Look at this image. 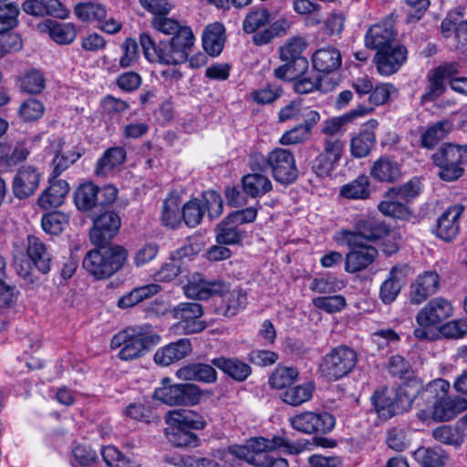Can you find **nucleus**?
<instances>
[{
    "label": "nucleus",
    "instance_id": "obj_1",
    "mask_svg": "<svg viewBox=\"0 0 467 467\" xmlns=\"http://www.w3.org/2000/svg\"><path fill=\"white\" fill-rule=\"evenodd\" d=\"M311 445L308 441L290 442L285 436H274L272 439L257 437L249 440L246 445L230 447V452L256 467H288L285 458L275 457L267 451L285 448L289 454H298L310 449Z\"/></svg>",
    "mask_w": 467,
    "mask_h": 467
},
{
    "label": "nucleus",
    "instance_id": "obj_2",
    "mask_svg": "<svg viewBox=\"0 0 467 467\" xmlns=\"http://www.w3.org/2000/svg\"><path fill=\"white\" fill-rule=\"evenodd\" d=\"M195 37L186 30L169 40L160 41L155 45L152 38L146 33L140 36V42L145 57L150 62L180 65L189 58L194 45Z\"/></svg>",
    "mask_w": 467,
    "mask_h": 467
},
{
    "label": "nucleus",
    "instance_id": "obj_3",
    "mask_svg": "<svg viewBox=\"0 0 467 467\" xmlns=\"http://www.w3.org/2000/svg\"><path fill=\"white\" fill-rule=\"evenodd\" d=\"M160 340V336L150 326L129 327L113 336L110 340V348L119 350V359L131 361L143 357Z\"/></svg>",
    "mask_w": 467,
    "mask_h": 467
},
{
    "label": "nucleus",
    "instance_id": "obj_4",
    "mask_svg": "<svg viewBox=\"0 0 467 467\" xmlns=\"http://www.w3.org/2000/svg\"><path fill=\"white\" fill-rule=\"evenodd\" d=\"M168 427L166 437L177 447H196L199 444L198 436L192 430H202L206 421L203 417L191 410H174L165 416Z\"/></svg>",
    "mask_w": 467,
    "mask_h": 467
},
{
    "label": "nucleus",
    "instance_id": "obj_5",
    "mask_svg": "<svg viewBox=\"0 0 467 467\" xmlns=\"http://www.w3.org/2000/svg\"><path fill=\"white\" fill-rule=\"evenodd\" d=\"M87 253L83 268L96 279H106L118 272L127 259V251L119 246L97 245Z\"/></svg>",
    "mask_w": 467,
    "mask_h": 467
},
{
    "label": "nucleus",
    "instance_id": "obj_6",
    "mask_svg": "<svg viewBox=\"0 0 467 467\" xmlns=\"http://www.w3.org/2000/svg\"><path fill=\"white\" fill-rule=\"evenodd\" d=\"M431 160L440 169L438 175L442 181H456L464 171L462 164L467 161V146L443 144L432 154Z\"/></svg>",
    "mask_w": 467,
    "mask_h": 467
},
{
    "label": "nucleus",
    "instance_id": "obj_7",
    "mask_svg": "<svg viewBox=\"0 0 467 467\" xmlns=\"http://www.w3.org/2000/svg\"><path fill=\"white\" fill-rule=\"evenodd\" d=\"M388 234L386 224L373 217L362 216L355 219L353 230L341 229L336 234L335 239L347 245H360L381 239Z\"/></svg>",
    "mask_w": 467,
    "mask_h": 467
},
{
    "label": "nucleus",
    "instance_id": "obj_8",
    "mask_svg": "<svg viewBox=\"0 0 467 467\" xmlns=\"http://www.w3.org/2000/svg\"><path fill=\"white\" fill-rule=\"evenodd\" d=\"M358 355L347 346L333 348L319 365L321 375L327 380H337L347 376L356 366Z\"/></svg>",
    "mask_w": 467,
    "mask_h": 467
},
{
    "label": "nucleus",
    "instance_id": "obj_9",
    "mask_svg": "<svg viewBox=\"0 0 467 467\" xmlns=\"http://www.w3.org/2000/svg\"><path fill=\"white\" fill-rule=\"evenodd\" d=\"M171 379L164 378L161 386L155 389L154 398L170 406H192L202 398L201 389L192 383L170 384Z\"/></svg>",
    "mask_w": 467,
    "mask_h": 467
},
{
    "label": "nucleus",
    "instance_id": "obj_10",
    "mask_svg": "<svg viewBox=\"0 0 467 467\" xmlns=\"http://www.w3.org/2000/svg\"><path fill=\"white\" fill-rule=\"evenodd\" d=\"M289 421L293 429L306 434L327 433L336 422L334 416L326 411H304L291 417Z\"/></svg>",
    "mask_w": 467,
    "mask_h": 467
},
{
    "label": "nucleus",
    "instance_id": "obj_11",
    "mask_svg": "<svg viewBox=\"0 0 467 467\" xmlns=\"http://www.w3.org/2000/svg\"><path fill=\"white\" fill-rule=\"evenodd\" d=\"M268 164L277 182L290 184L296 180L298 171L290 150L281 148L273 150L268 153Z\"/></svg>",
    "mask_w": 467,
    "mask_h": 467
},
{
    "label": "nucleus",
    "instance_id": "obj_12",
    "mask_svg": "<svg viewBox=\"0 0 467 467\" xmlns=\"http://www.w3.org/2000/svg\"><path fill=\"white\" fill-rule=\"evenodd\" d=\"M465 410H467V401L464 399H451L446 396L435 405L420 410L417 416L422 421L433 420L441 422L452 420Z\"/></svg>",
    "mask_w": 467,
    "mask_h": 467
},
{
    "label": "nucleus",
    "instance_id": "obj_13",
    "mask_svg": "<svg viewBox=\"0 0 467 467\" xmlns=\"http://www.w3.org/2000/svg\"><path fill=\"white\" fill-rule=\"evenodd\" d=\"M344 142L334 137L324 140L323 150L316 158L313 169L320 177L329 176L337 166L343 153Z\"/></svg>",
    "mask_w": 467,
    "mask_h": 467
},
{
    "label": "nucleus",
    "instance_id": "obj_14",
    "mask_svg": "<svg viewBox=\"0 0 467 467\" xmlns=\"http://www.w3.org/2000/svg\"><path fill=\"white\" fill-rule=\"evenodd\" d=\"M459 73L457 63H446L432 70L427 76L428 85L421 96V102L433 101L446 90L445 82Z\"/></svg>",
    "mask_w": 467,
    "mask_h": 467
},
{
    "label": "nucleus",
    "instance_id": "obj_15",
    "mask_svg": "<svg viewBox=\"0 0 467 467\" xmlns=\"http://www.w3.org/2000/svg\"><path fill=\"white\" fill-rule=\"evenodd\" d=\"M396 36L394 15L390 14L387 18L368 29L365 35V45L370 49L379 51L394 46Z\"/></svg>",
    "mask_w": 467,
    "mask_h": 467
},
{
    "label": "nucleus",
    "instance_id": "obj_16",
    "mask_svg": "<svg viewBox=\"0 0 467 467\" xmlns=\"http://www.w3.org/2000/svg\"><path fill=\"white\" fill-rule=\"evenodd\" d=\"M225 287V284L220 280H209L200 274H193L183 285V292L189 298L206 300L214 295L222 294Z\"/></svg>",
    "mask_w": 467,
    "mask_h": 467
},
{
    "label": "nucleus",
    "instance_id": "obj_17",
    "mask_svg": "<svg viewBox=\"0 0 467 467\" xmlns=\"http://www.w3.org/2000/svg\"><path fill=\"white\" fill-rule=\"evenodd\" d=\"M93 223L94 225L89 232L90 241L95 245H102L118 233L120 218L116 213L106 211L94 218Z\"/></svg>",
    "mask_w": 467,
    "mask_h": 467
},
{
    "label": "nucleus",
    "instance_id": "obj_18",
    "mask_svg": "<svg viewBox=\"0 0 467 467\" xmlns=\"http://www.w3.org/2000/svg\"><path fill=\"white\" fill-rule=\"evenodd\" d=\"M202 315V306L198 303H180L172 309L173 317L180 320L187 334L199 333L205 328V323L201 320Z\"/></svg>",
    "mask_w": 467,
    "mask_h": 467
},
{
    "label": "nucleus",
    "instance_id": "obj_19",
    "mask_svg": "<svg viewBox=\"0 0 467 467\" xmlns=\"http://www.w3.org/2000/svg\"><path fill=\"white\" fill-rule=\"evenodd\" d=\"M453 312L451 302L443 297H435L429 301L417 314L419 326H436L449 318Z\"/></svg>",
    "mask_w": 467,
    "mask_h": 467
},
{
    "label": "nucleus",
    "instance_id": "obj_20",
    "mask_svg": "<svg viewBox=\"0 0 467 467\" xmlns=\"http://www.w3.org/2000/svg\"><path fill=\"white\" fill-rule=\"evenodd\" d=\"M42 175L34 166L25 165L20 167L13 179V192L20 200L26 199L39 187Z\"/></svg>",
    "mask_w": 467,
    "mask_h": 467
},
{
    "label": "nucleus",
    "instance_id": "obj_21",
    "mask_svg": "<svg viewBox=\"0 0 467 467\" xmlns=\"http://www.w3.org/2000/svg\"><path fill=\"white\" fill-rule=\"evenodd\" d=\"M375 59L378 72L382 76H390L396 73L406 61L407 49L402 45L395 44L378 51Z\"/></svg>",
    "mask_w": 467,
    "mask_h": 467
},
{
    "label": "nucleus",
    "instance_id": "obj_22",
    "mask_svg": "<svg viewBox=\"0 0 467 467\" xmlns=\"http://www.w3.org/2000/svg\"><path fill=\"white\" fill-rule=\"evenodd\" d=\"M463 213V206L456 204L449 207L438 218L436 235L450 242L456 237L459 232V219Z\"/></svg>",
    "mask_w": 467,
    "mask_h": 467
},
{
    "label": "nucleus",
    "instance_id": "obj_23",
    "mask_svg": "<svg viewBox=\"0 0 467 467\" xmlns=\"http://www.w3.org/2000/svg\"><path fill=\"white\" fill-rule=\"evenodd\" d=\"M351 251L347 254L345 269L348 273L359 272L367 268L377 257L378 250L367 244L348 245Z\"/></svg>",
    "mask_w": 467,
    "mask_h": 467
},
{
    "label": "nucleus",
    "instance_id": "obj_24",
    "mask_svg": "<svg viewBox=\"0 0 467 467\" xmlns=\"http://www.w3.org/2000/svg\"><path fill=\"white\" fill-rule=\"evenodd\" d=\"M191 352L190 339L181 338L157 349L154 354V361L161 366H169L187 357Z\"/></svg>",
    "mask_w": 467,
    "mask_h": 467
},
{
    "label": "nucleus",
    "instance_id": "obj_25",
    "mask_svg": "<svg viewBox=\"0 0 467 467\" xmlns=\"http://www.w3.org/2000/svg\"><path fill=\"white\" fill-rule=\"evenodd\" d=\"M307 45V41L302 36H293L287 39L279 48L281 60L293 62L298 67V70H306L308 60L302 54Z\"/></svg>",
    "mask_w": 467,
    "mask_h": 467
},
{
    "label": "nucleus",
    "instance_id": "obj_26",
    "mask_svg": "<svg viewBox=\"0 0 467 467\" xmlns=\"http://www.w3.org/2000/svg\"><path fill=\"white\" fill-rule=\"evenodd\" d=\"M440 284V278L435 272H425L420 275L410 286V300L414 305H420L428 296L434 294Z\"/></svg>",
    "mask_w": 467,
    "mask_h": 467
},
{
    "label": "nucleus",
    "instance_id": "obj_27",
    "mask_svg": "<svg viewBox=\"0 0 467 467\" xmlns=\"http://www.w3.org/2000/svg\"><path fill=\"white\" fill-rule=\"evenodd\" d=\"M370 175L378 182L391 183L401 177L400 165L391 157L381 156L373 162Z\"/></svg>",
    "mask_w": 467,
    "mask_h": 467
},
{
    "label": "nucleus",
    "instance_id": "obj_28",
    "mask_svg": "<svg viewBox=\"0 0 467 467\" xmlns=\"http://www.w3.org/2000/svg\"><path fill=\"white\" fill-rule=\"evenodd\" d=\"M55 179L56 178L52 177L49 181V186L37 199L38 205L44 210H48L61 205L68 192V183L64 180Z\"/></svg>",
    "mask_w": 467,
    "mask_h": 467
},
{
    "label": "nucleus",
    "instance_id": "obj_29",
    "mask_svg": "<svg viewBox=\"0 0 467 467\" xmlns=\"http://www.w3.org/2000/svg\"><path fill=\"white\" fill-rule=\"evenodd\" d=\"M463 17V8L462 7L449 12L441 25L442 36L449 37L453 32L459 42L467 44V20H464Z\"/></svg>",
    "mask_w": 467,
    "mask_h": 467
},
{
    "label": "nucleus",
    "instance_id": "obj_30",
    "mask_svg": "<svg viewBox=\"0 0 467 467\" xmlns=\"http://www.w3.org/2000/svg\"><path fill=\"white\" fill-rule=\"evenodd\" d=\"M26 253L40 273L47 274L50 271L52 256L46 244L38 237L35 235L28 236Z\"/></svg>",
    "mask_w": 467,
    "mask_h": 467
},
{
    "label": "nucleus",
    "instance_id": "obj_31",
    "mask_svg": "<svg viewBox=\"0 0 467 467\" xmlns=\"http://www.w3.org/2000/svg\"><path fill=\"white\" fill-rule=\"evenodd\" d=\"M213 367V364L192 363L178 369L176 375L187 381L213 383L217 379V372Z\"/></svg>",
    "mask_w": 467,
    "mask_h": 467
},
{
    "label": "nucleus",
    "instance_id": "obj_32",
    "mask_svg": "<svg viewBox=\"0 0 467 467\" xmlns=\"http://www.w3.org/2000/svg\"><path fill=\"white\" fill-rule=\"evenodd\" d=\"M372 110L373 108L358 105L341 116L327 119L323 124L322 132L329 137H333V135L340 132L345 125L369 114Z\"/></svg>",
    "mask_w": 467,
    "mask_h": 467
},
{
    "label": "nucleus",
    "instance_id": "obj_33",
    "mask_svg": "<svg viewBox=\"0 0 467 467\" xmlns=\"http://www.w3.org/2000/svg\"><path fill=\"white\" fill-rule=\"evenodd\" d=\"M314 67L324 73L336 71L342 63L340 52L333 47L317 49L312 57Z\"/></svg>",
    "mask_w": 467,
    "mask_h": 467
},
{
    "label": "nucleus",
    "instance_id": "obj_34",
    "mask_svg": "<svg viewBox=\"0 0 467 467\" xmlns=\"http://www.w3.org/2000/svg\"><path fill=\"white\" fill-rule=\"evenodd\" d=\"M211 362L214 367L237 381H244L252 372L251 367L238 358L220 357L213 358Z\"/></svg>",
    "mask_w": 467,
    "mask_h": 467
},
{
    "label": "nucleus",
    "instance_id": "obj_35",
    "mask_svg": "<svg viewBox=\"0 0 467 467\" xmlns=\"http://www.w3.org/2000/svg\"><path fill=\"white\" fill-rule=\"evenodd\" d=\"M224 41V27L221 23H213L205 27L202 33V47L207 54L212 57L220 55Z\"/></svg>",
    "mask_w": 467,
    "mask_h": 467
},
{
    "label": "nucleus",
    "instance_id": "obj_36",
    "mask_svg": "<svg viewBox=\"0 0 467 467\" xmlns=\"http://www.w3.org/2000/svg\"><path fill=\"white\" fill-rule=\"evenodd\" d=\"M402 270L397 266L391 268L389 276L384 280L379 288V298L384 304L392 303L400 294L404 280Z\"/></svg>",
    "mask_w": 467,
    "mask_h": 467
},
{
    "label": "nucleus",
    "instance_id": "obj_37",
    "mask_svg": "<svg viewBox=\"0 0 467 467\" xmlns=\"http://www.w3.org/2000/svg\"><path fill=\"white\" fill-rule=\"evenodd\" d=\"M242 187L244 193L256 198L269 192L273 185L266 175L259 172H251L242 178Z\"/></svg>",
    "mask_w": 467,
    "mask_h": 467
},
{
    "label": "nucleus",
    "instance_id": "obj_38",
    "mask_svg": "<svg viewBox=\"0 0 467 467\" xmlns=\"http://www.w3.org/2000/svg\"><path fill=\"white\" fill-rule=\"evenodd\" d=\"M450 383L443 379H436L419 390V399L431 407L448 396Z\"/></svg>",
    "mask_w": 467,
    "mask_h": 467
},
{
    "label": "nucleus",
    "instance_id": "obj_39",
    "mask_svg": "<svg viewBox=\"0 0 467 467\" xmlns=\"http://www.w3.org/2000/svg\"><path fill=\"white\" fill-rule=\"evenodd\" d=\"M126 160V151L122 147H111L108 149L99 159L96 167V174L106 176L116 167L121 165Z\"/></svg>",
    "mask_w": 467,
    "mask_h": 467
},
{
    "label": "nucleus",
    "instance_id": "obj_40",
    "mask_svg": "<svg viewBox=\"0 0 467 467\" xmlns=\"http://www.w3.org/2000/svg\"><path fill=\"white\" fill-rule=\"evenodd\" d=\"M161 291V286L157 284H149L146 285L139 286L132 289L130 293L122 296L119 301L118 306L120 308H130L139 303L146 300Z\"/></svg>",
    "mask_w": 467,
    "mask_h": 467
},
{
    "label": "nucleus",
    "instance_id": "obj_41",
    "mask_svg": "<svg viewBox=\"0 0 467 467\" xmlns=\"http://www.w3.org/2000/svg\"><path fill=\"white\" fill-rule=\"evenodd\" d=\"M98 186L92 182H86L81 184L75 192L74 201L78 210L92 211L94 209L99 211L98 207Z\"/></svg>",
    "mask_w": 467,
    "mask_h": 467
},
{
    "label": "nucleus",
    "instance_id": "obj_42",
    "mask_svg": "<svg viewBox=\"0 0 467 467\" xmlns=\"http://www.w3.org/2000/svg\"><path fill=\"white\" fill-rule=\"evenodd\" d=\"M75 16L83 22H102L107 17L105 5L100 3L87 1L78 3L74 7Z\"/></svg>",
    "mask_w": 467,
    "mask_h": 467
},
{
    "label": "nucleus",
    "instance_id": "obj_43",
    "mask_svg": "<svg viewBox=\"0 0 467 467\" xmlns=\"http://www.w3.org/2000/svg\"><path fill=\"white\" fill-rule=\"evenodd\" d=\"M372 403L378 413L384 418H390L399 414L395 400V394L392 390L383 389L376 391L371 398Z\"/></svg>",
    "mask_w": 467,
    "mask_h": 467
},
{
    "label": "nucleus",
    "instance_id": "obj_44",
    "mask_svg": "<svg viewBox=\"0 0 467 467\" xmlns=\"http://www.w3.org/2000/svg\"><path fill=\"white\" fill-rule=\"evenodd\" d=\"M215 239L218 244H234L244 238V232L234 222L225 217L215 229Z\"/></svg>",
    "mask_w": 467,
    "mask_h": 467
},
{
    "label": "nucleus",
    "instance_id": "obj_45",
    "mask_svg": "<svg viewBox=\"0 0 467 467\" xmlns=\"http://www.w3.org/2000/svg\"><path fill=\"white\" fill-rule=\"evenodd\" d=\"M270 22L271 14L268 9L265 7H256L247 13L243 21L242 28L246 34H254Z\"/></svg>",
    "mask_w": 467,
    "mask_h": 467
},
{
    "label": "nucleus",
    "instance_id": "obj_46",
    "mask_svg": "<svg viewBox=\"0 0 467 467\" xmlns=\"http://www.w3.org/2000/svg\"><path fill=\"white\" fill-rule=\"evenodd\" d=\"M451 128V123L447 119L431 125L421 136L422 146L427 149H432L448 135Z\"/></svg>",
    "mask_w": 467,
    "mask_h": 467
},
{
    "label": "nucleus",
    "instance_id": "obj_47",
    "mask_svg": "<svg viewBox=\"0 0 467 467\" xmlns=\"http://www.w3.org/2000/svg\"><path fill=\"white\" fill-rule=\"evenodd\" d=\"M414 456L422 467H443L447 461L444 451L438 447L419 448Z\"/></svg>",
    "mask_w": 467,
    "mask_h": 467
},
{
    "label": "nucleus",
    "instance_id": "obj_48",
    "mask_svg": "<svg viewBox=\"0 0 467 467\" xmlns=\"http://www.w3.org/2000/svg\"><path fill=\"white\" fill-rule=\"evenodd\" d=\"M340 195L347 199H368L370 195L369 179L366 175H360L354 181L343 185Z\"/></svg>",
    "mask_w": 467,
    "mask_h": 467
},
{
    "label": "nucleus",
    "instance_id": "obj_49",
    "mask_svg": "<svg viewBox=\"0 0 467 467\" xmlns=\"http://www.w3.org/2000/svg\"><path fill=\"white\" fill-rule=\"evenodd\" d=\"M313 390L312 383H305L287 389L281 393L280 398L289 405L299 406L312 398Z\"/></svg>",
    "mask_w": 467,
    "mask_h": 467
},
{
    "label": "nucleus",
    "instance_id": "obj_50",
    "mask_svg": "<svg viewBox=\"0 0 467 467\" xmlns=\"http://www.w3.org/2000/svg\"><path fill=\"white\" fill-rule=\"evenodd\" d=\"M376 141L372 131L364 130L353 137L350 141V153L355 158H364L368 155Z\"/></svg>",
    "mask_w": 467,
    "mask_h": 467
},
{
    "label": "nucleus",
    "instance_id": "obj_51",
    "mask_svg": "<svg viewBox=\"0 0 467 467\" xmlns=\"http://www.w3.org/2000/svg\"><path fill=\"white\" fill-rule=\"evenodd\" d=\"M47 27L50 38L57 44L67 45L76 39V27L71 23L50 22Z\"/></svg>",
    "mask_w": 467,
    "mask_h": 467
},
{
    "label": "nucleus",
    "instance_id": "obj_52",
    "mask_svg": "<svg viewBox=\"0 0 467 467\" xmlns=\"http://www.w3.org/2000/svg\"><path fill=\"white\" fill-rule=\"evenodd\" d=\"M298 371L292 367H276L269 377V385L273 389H283L290 387L297 379Z\"/></svg>",
    "mask_w": 467,
    "mask_h": 467
},
{
    "label": "nucleus",
    "instance_id": "obj_53",
    "mask_svg": "<svg viewBox=\"0 0 467 467\" xmlns=\"http://www.w3.org/2000/svg\"><path fill=\"white\" fill-rule=\"evenodd\" d=\"M46 79L40 70L31 68L20 78L21 88L29 94H39L45 88Z\"/></svg>",
    "mask_w": 467,
    "mask_h": 467
},
{
    "label": "nucleus",
    "instance_id": "obj_54",
    "mask_svg": "<svg viewBox=\"0 0 467 467\" xmlns=\"http://www.w3.org/2000/svg\"><path fill=\"white\" fill-rule=\"evenodd\" d=\"M153 27L165 34V35H172V36H177L182 33V31H188L191 36H194L192 29L186 26L179 23L178 21L165 17L163 16H156L152 19Z\"/></svg>",
    "mask_w": 467,
    "mask_h": 467
},
{
    "label": "nucleus",
    "instance_id": "obj_55",
    "mask_svg": "<svg viewBox=\"0 0 467 467\" xmlns=\"http://www.w3.org/2000/svg\"><path fill=\"white\" fill-rule=\"evenodd\" d=\"M101 455L109 467H140L137 462L123 455L114 446H105L101 451Z\"/></svg>",
    "mask_w": 467,
    "mask_h": 467
},
{
    "label": "nucleus",
    "instance_id": "obj_56",
    "mask_svg": "<svg viewBox=\"0 0 467 467\" xmlns=\"http://www.w3.org/2000/svg\"><path fill=\"white\" fill-rule=\"evenodd\" d=\"M319 87L320 77L315 71L306 72V70H305L294 78V89L298 94L310 93L319 88Z\"/></svg>",
    "mask_w": 467,
    "mask_h": 467
},
{
    "label": "nucleus",
    "instance_id": "obj_57",
    "mask_svg": "<svg viewBox=\"0 0 467 467\" xmlns=\"http://www.w3.org/2000/svg\"><path fill=\"white\" fill-rule=\"evenodd\" d=\"M122 55L119 57V65L122 68L133 67L140 58L139 45L133 38H126L120 45Z\"/></svg>",
    "mask_w": 467,
    "mask_h": 467
},
{
    "label": "nucleus",
    "instance_id": "obj_58",
    "mask_svg": "<svg viewBox=\"0 0 467 467\" xmlns=\"http://www.w3.org/2000/svg\"><path fill=\"white\" fill-rule=\"evenodd\" d=\"M67 223L68 216L60 212L47 213L42 218V228L50 234L61 233Z\"/></svg>",
    "mask_w": 467,
    "mask_h": 467
},
{
    "label": "nucleus",
    "instance_id": "obj_59",
    "mask_svg": "<svg viewBox=\"0 0 467 467\" xmlns=\"http://www.w3.org/2000/svg\"><path fill=\"white\" fill-rule=\"evenodd\" d=\"M204 210L201 202L197 199L191 200L186 202L182 210V217L184 223L189 227H195L198 225L203 216Z\"/></svg>",
    "mask_w": 467,
    "mask_h": 467
},
{
    "label": "nucleus",
    "instance_id": "obj_60",
    "mask_svg": "<svg viewBox=\"0 0 467 467\" xmlns=\"http://www.w3.org/2000/svg\"><path fill=\"white\" fill-rule=\"evenodd\" d=\"M226 290V288L224 289ZM223 302L225 306V315L234 316L246 303V296L240 289L223 292Z\"/></svg>",
    "mask_w": 467,
    "mask_h": 467
},
{
    "label": "nucleus",
    "instance_id": "obj_61",
    "mask_svg": "<svg viewBox=\"0 0 467 467\" xmlns=\"http://www.w3.org/2000/svg\"><path fill=\"white\" fill-rule=\"evenodd\" d=\"M180 204L176 198L171 197L163 202L161 219L165 225L175 228L181 222Z\"/></svg>",
    "mask_w": 467,
    "mask_h": 467
},
{
    "label": "nucleus",
    "instance_id": "obj_62",
    "mask_svg": "<svg viewBox=\"0 0 467 467\" xmlns=\"http://www.w3.org/2000/svg\"><path fill=\"white\" fill-rule=\"evenodd\" d=\"M313 305L327 313L333 314L345 308L347 303L343 296H318L313 299Z\"/></svg>",
    "mask_w": 467,
    "mask_h": 467
},
{
    "label": "nucleus",
    "instance_id": "obj_63",
    "mask_svg": "<svg viewBox=\"0 0 467 467\" xmlns=\"http://www.w3.org/2000/svg\"><path fill=\"white\" fill-rule=\"evenodd\" d=\"M394 394L399 414L410 410L414 399L416 397L419 398V390H413L409 384L400 387L398 391Z\"/></svg>",
    "mask_w": 467,
    "mask_h": 467
},
{
    "label": "nucleus",
    "instance_id": "obj_64",
    "mask_svg": "<svg viewBox=\"0 0 467 467\" xmlns=\"http://www.w3.org/2000/svg\"><path fill=\"white\" fill-rule=\"evenodd\" d=\"M19 7L15 4H7L0 7V34H3L17 24Z\"/></svg>",
    "mask_w": 467,
    "mask_h": 467
}]
</instances>
